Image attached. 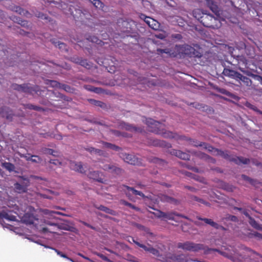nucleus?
I'll use <instances>...</instances> for the list:
<instances>
[{
  "mask_svg": "<svg viewBox=\"0 0 262 262\" xmlns=\"http://www.w3.org/2000/svg\"><path fill=\"white\" fill-rule=\"evenodd\" d=\"M175 51H173L169 48L160 49L156 50V54L162 55L163 53L167 54L170 57H177L178 55L187 56L189 57L201 58L203 55L201 52L196 50L193 47L188 45H176Z\"/></svg>",
  "mask_w": 262,
  "mask_h": 262,
  "instance_id": "f257e3e1",
  "label": "nucleus"
},
{
  "mask_svg": "<svg viewBox=\"0 0 262 262\" xmlns=\"http://www.w3.org/2000/svg\"><path fill=\"white\" fill-rule=\"evenodd\" d=\"M203 147L204 149H207L208 151L211 152L213 155L221 156L224 159L230 162H233L238 165H239L241 163L248 164L250 162V160L248 158L230 155L229 154V152L228 151H224L215 148L205 142Z\"/></svg>",
  "mask_w": 262,
  "mask_h": 262,
  "instance_id": "f03ea898",
  "label": "nucleus"
},
{
  "mask_svg": "<svg viewBox=\"0 0 262 262\" xmlns=\"http://www.w3.org/2000/svg\"><path fill=\"white\" fill-rule=\"evenodd\" d=\"M146 124L148 127V131L161 135L165 138H176L178 135L173 132L167 131L163 127V124L151 118L146 119Z\"/></svg>",
  "mask_w": 262,
  "mask_h": 262,
  "instance_id": "7ed1b4c3",
  "label": "nucleus"
},
{
  "mask_svg": "<svg viewBox=\"0 0 262 262\" xmlns=\"http://www.w3.org/2000/svg\"><path fill=\"white\" fill-rule=\"evenodd\" d=\"M231 55L234 58L233 60L231 62V64L236 66V68H237L241 71L243 72L244 74H245L246 75H247L250 77H251L254 80L258 81L259 83L262 85V77L261 76L258 75L253 74L249 71H245L238 67V64L242 62L243 63H245L246 61V58H245V57L244 56L239 55L235 56V55H233L232 53Z\"/></svg>",
  "mask_w": 262,
  "mask_h": 262,
  "instance_id": "20e7f679",
  "label": "nucleus"
},
{
  "mask_svg": "<svg viewBox=\"0 0 262 262\" xmlns=\"http://www.w3.org/2000/svg\"><path fill=\"white\" fill-rule=\"evenodd\" d=\"M11 88L18 92H24L33 96L34 94H38V93L40 92L39 86L36 85H31L30 83H24L22 84L13 83L11 85Z\"/></svg>",
  "mask_w": 262,
  "mask_h": 262,
  "instance_id": "39448f33",
  "label": "nucleus"
},
{
  "mask_svg": "<svg viewBox=\"0 0 262 262\" xmlns=\"http://www.w3.org/2000/svg\"><path fill=\"white\" fill-rule=\"evenodd\" d=\"M200 23L204 27L213 29L217 28L221 26V22L219 19L207 13L203 16Z\"/></svg>",
  "mask_w": 262,
  "mask_h": 262,
  "instance_id": "423d86ee",
  "label": "nucleus"
},
{
  "mask_svg": "<svg viewBox=\"0 0 262 262\" xmlns=\"http://www.w3.org/2000/svg\"><path fill=\"white\" fill-rule=\"evenodd\" d=\"M177 247L179 249L192 252H198L205 250V246L203 244H196L190 241L179 243Z\"/></svg>",
  "mask_w": 262,
  "mask_h": 262,
  "instance_id": "0eeeda50",
  "label": "nucleus"
},
{
  "mask_svg": "<svg viewBox=\"0 0 262 262\" xmlns=\"http://www.w3.org/2000/svg\"><path fill=\"white\" fill-rule=\"evenodd\" d=\"M100 168L105 171L111 173L113 175L120 176L123 173L124 170L118 166L116 164L106 163L100 166Z\"/></svg>",
  "mask_w": 262,
  "mask_h": 262,
  "instance_id": "6e6552de",
  "label": "nucleus"
},
{
  "mask_svg": "<svg viewBox=\"0 0 262 262\" xmlns=\"http://www.w3.org/2000/svg\"><path fill=\"white\" fill-rule=\"evenodd\" d=\"M132 242L135 243L138 247L143 249L146 252H148L155 256H158L159 255V251L158 250L154 248L151 245L147 244V245L141 244L139 242L135 240L132 237H129Z\"/></svg>",
  "mask_w": 262,
  "mask_h": 262,
  "instance_id": "1a4fd4ad",
  "label": "nucleus"
},
{
  "mask_svg": "<svg viewBox=\"0 0 262 262\" xmlns=\"http://www.w3.org/2000/svg\"><path fill=\"white\" fill-rule=\"evenodd\" d=\"M123 159L129 164L138 166L141 164L140 159L133 155L125 154L123 155Z\"/></svg>",
  "mask_w": 262,
  "mask_h": 262,
  "instance_id": "9d476101",
  "label": "nucleus"
},
{
  "mask_svg": "<svg viewBox=\"0 0 262 262\" xmlns=\"http://www.w3.org/2000/svg\"><path fill=\"white\" fill-rule=\"evenodd\" d=\"M14 116L13 111L9 107L3 106L0 107V116L11 121Z\"/></svg>",
  "mask_w": 262,
  "mask_h": 262,
  "instance_id": "9b49d317",
  "label": "nucleus"
},
{
  "mask_svg": "<svg viewBox=\"0 0 262 262\" xmlns=\"http://www.w3.org/2000/svg\"><path fill=\"white\" fill-rule=\"evenodd\" d=\"M102 176H103V173L97 170L90 171L88 174V177L90 179H93L101 183H104L105 180L102 178Z\"/></svg>",
  "mask_w": 262,
  "mask_h": 262,
  "instance_id": "f8f14e48",
  "label": "nucleus"
},
{
  "mask_svg": "<svg viewBox=\"0 0 262 262\" xmlns=\"http://www.w3.org/2000/svg\"><path fill=\"white\" fill-rule=\"evenodd\" d=\"M142 19H144V21L149 26V27L154 30H157L159 26L158 21L150 17L146 16L143 14H141L140 16Z\"/></svg>",
  "mask_w": 262,
  "mask_h": 262,
  "instance_id": "ddd939ff",
  "label": "nucleus"
},
{
  "mask_svg": "<svg viewBox=\"0 0 262 262\" xmlns=\"http://www.w3.org/2000/svg\"><path fill=\"white\" fill-rule=\"evenodd\" d=\"M196 218L200 221H204L206 224H208L210 225L211 227H213L215 229H220L223 231L226 230V228L224 227V226L219 225L216 222H214L212 220L210 219H207V218H202L200 216H197Z\"/></svg>",
  "mask_w": 262,
  "mask_h": 262,
  "instance_id": "4468645a",
  "label": "nucleus"
},
{
  "mask_svg": "<svg viewBox=\"0 0 262 262\" xmlns=\"http://www.w3.org/2000/svg\"><path fill=\"white\" fill-rule=\"evenodd\" d=\"M148 144L154 146H160L167 148L171 147L170 144L166 143L165 141L163 140L154 139L152 138L148 139Z\"/></svg>",
  "mask_w": 262,
  "mask_h": 262,
  "instance_id": "2eb2a0df",
  "label": "nucleus"
},
{
  "mask_svg": "<svg viewBox=\"0 0 262 262\" xmlns=\"http://www.w3.org/2000/svg\"><path fill=\"white\" fill-rule=\"evenodd\" d=\"M177 216L178 217H181L187 220H188L189 218L185 216V215L177 213L176 212H164L163 213L162 219H166L168 220L174 221V216Z\"/></svg>",
  "mask_w": 262,
  "mask_h": 262,
  "instance_id": "dca6fc26",
  "label": "nucleus"
},
{
  "mask_svg": "<svg viewBox=\"0 0 262 262\" xmlns=\"http://www.w3.org/2000/svg\"><path fill=\"white\" fill-rule=\"evenodd\" d=\"M70 167L72 170L81 173H85L86 171L81 162H77L75 161H71L70 163Z\"/></svg>",
  "mask_w": 262,
  "mask_h": 262,
  "instance_id": "f3484780",
  "label": "nucleus"
},
{
  "mask_svg": "<svg viewBox=\"0 0 262 262\" xmlns=\"http://www.w3.org/2000/svg\"><path fill=\"white\" fill-rule=\"evenodd\" d=\"M22 178L27 181V182L25 183V185H21L19 184V183H16L14 184V188L15 191L18 193H22V192H26L27 190V187L29 186L30 182L29 180L24 178L22 177Z\"/></svg>",
  "mask_w": 262,
  "mask_h": 262,
  "instance_id": "a211bd4d",
  "label": "nucleus"
},
{
  "mask_svg": "<svg viewBox=\"0 0 262 262\" xmlns=\"http://www.w3.org/2000/svg\"><path fill=\"white\" fill-rule=\"evenodd\" d=\"M37 220L36 217L31 213H25L21 218V221L23 223L29 225L34 224V221Z\"/></svg>",
  "mask_w": 262,
  "mask_h": 262,
  "instance_id": "6ab92c4d",
  "label": "nucleus"
},
{
  "mask_svg": "<svg viewBox=\"0 0 262 262\" xmlns=\"http://www.w3.org/2000/svg\"><path fill=\"white\" fill-rule=\"evenodd\" d=\"M170 154L182 160H188L190 159V155L189 154L183 152L181 150L172 149L170 151Z\"/></svg>",
  "mask_w": 262,
  "mask_h": 262,
  "instance_id": "aec40b11",
  "label": "nucleus"
},
{
  "mask_svg": "<svg viewBox=\"0 0 262 262\" xmlns=\"http://www.w3.org/2000/svg\"><path fill=\"white\" fill-rule=\"evenodd\" d=\"M73 61L74 62L78 63L79 64L88 69H90L92 67V62L88 61L86 59H83L82 58L76 57L73 58Z\"/></svg>",
  "mask_w": 262,
  "mask_h": 262,
  "instance_id": "412c9836",
  "label": "nucleus"
},
{
  "mask_svg": "<svg viewBox=\"0 0 262 262\" xmlns=\"http://www.w3.org/2000/svg\"><path fill=\"white\" fill-rule=\"evenodd\" d=\"M223 73L224 75L234 78L236 80H238L239 76L241 77V73L227 68L224 69Z\"/></svg>",
  "mask_w": 262,
  "mask_h": 262,
  "instance_id": "4be33fe9",
  "label": "nucleus"
},
{
  "mask_svg": "<svg viewBox=\"0 0 262 262\" xmlns=\"http://www.w3.org/2000/svg\"><path fill=\"white\" fill-rule=\"evenodd\" d=\"M241 77L239 76V78H238V80L242 81L243 84L246 86L251 87V88L253 89H256V85L252 83V81L250 78L243 76L241 74Z\"/></svg>",
  "mask_w": 262,
  "mask_h": 262,
  "instance_id": "5701e85b",
  "label": "nucleus"
},
{
  "mask_svg": "<svg viewBox=\"0 0 262 262\" xmlns=\"http://www.w3.org/2000/svg\"><path fill=\"white\" fill-rule=\"evenodd\" d=\"M149 161L150 162L155 163L157 165V166H158L159 168L161 169L165 168L167 165V163L165 161L156 157L150 158Z\"/></svg>",
  "mask_w": 262,
  "mask_h": 262,
  "instance_id": "b1692460",
  "label": "nucleus"
},
{
  "mask_svg": "<svg viewBox=\"0 0 262 262\" xmlns=\"http://www.w3.org/2000/svg\"><path fill=\"white\" fill-rule=\"evenodd\" d=\"M159 199L162 202H167L176 205L179 203V201L178 200L165 194H161L159 196Z\"/></svg>",
  "mask_w": 262,
  "mask_h": 262,
  "instance_id": "393cba45",
  "label": "nucleus"
},
{
  "mask_svg": "<svg viewBox=\"0 0 262 262\" xmlns=\"http://www.w3.org/2000/svg\"><path fill=\"white\" fill-rule=\"evenodd\" d=\"M120 126L122 128L125 129L126 130L130 131V132H141V129L140 128H138L136 126H134L131 124L126 123L125 122H122L120 123Z\"/></svg>",
  "mask_w": 262,
  "mask_h": 262,
  "instance_id": "a878e982",
  "label": "nucleus"
},
{
  "mask_svg": "<svg viewBox=\"0 0 262 262\" xmlns=\"http://www.w3.org/2000/svg\"><path fill=\"white\" fill-rule=\"evenodd\" d=\"M94 207L95 208H96L97 209H98L100 210H101L102 211H104V212L108 213L109 214H111L112 215H116V212L115 210L110 209L103 205H100V206L94 205Z\"/></svg>",
  "mask_w": 262,
  "mask_h": 262,
  "instance_id": "bb28decb",
  "label": "nucleus"
},
{
  "mask_svg": "<svg viewBox=\"0 0 262 262\" xmlns=\"http://www.w3.org/2000/svg\"><path fill=\"white\" fill-rule=\"evenodd\" d=\"M206 13H204L202 10L197 9L193 11V16L197 19L200 22L202 19L203 16L205 15Z\"/></svg>",
  "mask_w": 262,
  "mask_h": 262,
  "instance_id": "cd10ccee",
  "label": "nucleus"
},
{
  "mask_svg": "<svg viewBox=\"0 0 262 262\" xmlns=\"http://www.w3.org/2000/svg\"><path fill=\"white\" fill-rule=\"evenodd\" d=\"M190 202H197L199 203L204 204L207 206H210V204L209 202H206V201L204 200L203 199L200 198L195 195H191Z\"/></svg>",
  "mask_w": 262,
  "mask_h": 262,
  "instance_id": "c85d7f7f",
  "label": "nucleus"
},
{
  "mask_svg": "<svg viewBox=\"0 0 262 262\" xmlns=\"http://www.w3.org/2000/svg\"><path fill=\"white\" fill-rule=\"evenodd\" d=\"M70 10L71 11V14L73 16L74 19H78L80 18H82L83 15H84V13L82 12V11L80 9H75V13L72 11V9L70 8Z\"/></svg>",
  "mask_w": 262,
  "mask_h": 262,
  "instance_id": "c756f323",
  "label": "nucleus"
},
{
  "mask_svg": "<svg viewBox=\"0 0 262 262\" xmlns=\"http://www.w3.org/2000/svg\"><path fill=\"white\" fill-rule=\"evenodd\" d=\"M0 218L5 219L10 221H15L16 220V217L15 216L11 214H9L8 213L5 212L0 213Z\"/></svg>",
  "mask_w": 262,
  "mask_h": 262,
  "instance_id": "7c9ffc66",
  "label": "nucleus"
},
{
  "mask_svg": "<svg viewBox=\"0 0 262 262\" xmlns=\"http://www.w3.org/2000/svg\"><path fill=\"white\" fill-rule=\"evenodd\" d=\"M23 105L24 106V108H28L29 110H35L36 111H39V112L44 111V109L42 107L37 106V105H34L33 104H30V103L25 104H24Z\"/></svg>",
  "mask_w": 262,
  "mask_h": 262,
  "instance_id": "2f4dec72",
  "label": "nucleus"
},
{
  "mask_svg": "<svg viewBox=\"0 0 262 262\" xmlns=\"http://www.w3.org/2000/svg\"><path fill=\"white\" fill-rule=\"evenodd\" d=\"M207 3L210 10L216 14L219 12L217 6L212 0H207Z\"/></svg>",
  "mask_w": 262,
  "mask_h": 262,
  "instance_id": "473e14b6",
  "label": "nucleus"
},
{
  "mask_svg": "<svg viewBox=\"0 0 262 262\" xmlns=\"http://www.w3.org/2000/svg\"><path fill=\"white\" fill-rule=\"evenodd\" d=\"M2 166L9 172L13 171L15 169L14 165L10 162H4L2 163Z\"/></svg>",
  "mask_w": 262,
  "mask_h": 262,
  "instance_id": "72a5a7b5",
  "label": "nucleus"
},
{
  "mask_svg": "<svg viewBox=\"0 0 262 262\" xmlns=\"http://www.w3.org/2000/svg\"><path fill=\"white\" fill-rule=\"evenodd\" d=\"M246 253L248 254L249 256H253V257H262L260 254L257 253V252L254 251L253 250H251V249L244 247L243 249Z\"/></svg>",
  "mask_w": 262,
  "mask_h": 262,
  "instance_id": "f704fd0d",
  "label": "nucleus"
},
{
  "mask_svg": "<svg viewBox=\"0 0 262 262\" xmlns=\"http://www.w3.org/2000/svg\"><path fill=\"white\" fill-rule=\"evenodd\" d=\"M249 224L256 229L262 230V225L259 224L254 219L250 217Z\"/></svg>",
  "mask_w": 262,
  "mask_h": 262,
  "instance_id": "c9c22d12",
  "label": "nucleus"
},
{
  "mask_svg": "<svg viewBox=\"0 0 262 262\" xmlns=\"http://www.w3.org/2000/svg\"><path fill=\"white\" fill-rule=\"evenodd\" d=\"M123 186L125 188H126L127 190L132 191L133 193L135 195H140L142 198H144L145 196V195L141 191L137 190L135 189L133 187H130L126 185H124Z\"/></svg>",
  "mask_w": 262,
  "mask_h": 262,
  "instance_id": "e433bc0d",
  "label": "nucleus"
},
{
  "mask_svg": "<svg viewBox=\"0 0 262 262\" xmlns=\"http://www.w3.org/2000/svg\"><path fill=\"white\" fill-rule=\"evenodd\" d=\"M89 101L90 103L94 105L99 106L101 108H104L106 106V104L102 101L96 100L93 99H89Z\"/></svg>",
  "mask_w": 262,
  "mask_h": 262,
  "instance_id": "4c0bfd02",
  "label": "nucleus"
},
{
  "mask_svg": "<svg viewBox=\"0 0 262 262\" xmlns=\"http://www.w3.org/2000/svg\"><path fill=\"white\" fill-rule=\"evenodd\" d=\"M102 143L104 146L106 148H110L115 151H119L121 149L120 147L108 142H103Z\"/></svg>",
  "mask_w": 262,
  "mask_h": 262,
  "instance_id": "58836bf2",
  "label": "nucleus"
},
{
  "mask_svg": "<svg viewBox=\"0 0 262 262\" xmlns=\"http://www.w3.org/2000/svg\"><path fill=\"white\" fill-rule=\"evenodd\" d=\"M120 203L121 204H122V205H124L125 206H128V207L131 208L132 209H134V210H135L136 211H140V209L139 208L135 206V205H134L132 204L127 202L125 200H121L120 201Z\"/></svg>",
  "mask_w": 262,
  "mask_h": 262,
  "instance_id": "ea45409f",
  "label": "nucleus"
},
{
  "mask_svg": "<svg viewBox=\"0 0 262 262\" xmlns=\"http://www.w3.org/2000/svg\"><path fill=\"white\" fill-rule=\"evenodd\" d=\"M93 6L98 9H102L104 6L103 3L100 0H88Z\"/></svg>",
  "mask_w": 262,
  "mask_h": 262,
  "instance_id": "a19ab883",
  "label": "nucleus"
},
{
  "mask_svg": "<svg viewBox=\"0 0 262 262\" xmlns=\"http://www.w3.org/2000/svg\"><path fill=\"white\" fill-rule=\"evenodd\" d=\"M42 212H43V214H46V215H49L50 216H53V214H55L61 215H63V216H66V215L65 214L61 213L60 212L52 211V210H50L47 209H43L42 210Z\"/></svg>",
  "mask_w": 262,
  "mask_h": 262,
  "instance_id": "79ce46f5",
  "label": "nucleus"
},
{
  "mask_svg": "<svg viewBox=\"0 0 262 262\" xmlns=\"http://www.w3.org/2000/svg\"><path fill=\"white\" fill-rule=\"evenodd\" d=\"M189 143L195 147L202 146L203 147L204 144V142H200L196 140H194L191 138H189Z\"/></svg>",
  "mask_w": 262,
  "mask_h": 262,
  "instance_id": "37998d69",
  "label": "nucleus"
},
{
  "mask_svg": "<svg viewBox=\"0 0 262 262\" xmlns=\"http://www.w3.org/2000/svg\"><path fill=\"white\" fill-rule=\"evenodd\" d=\"M86 40L97 45H101L102 41L95 36H90L86 38Z\"/></svg>",
  "mask_w": 262,
  "mask_h": 262,
  "instance_id": "c03bdc74",
  "label": "nucleus"
},
{
  "mask_svg": "<svg viewBox=\"0 0 262 262\" xmlns=\"http://www.w3.org/2000/svg\"><path fill=\"white\" fill-rule=\"evenodd\" d=\"M241 177L243 180L246 181H248L251 185L253 186H255L258 183L256 180L252 179L245 174H242Z\"/></svg>",
  "mask_w": 262,
  "mask_h": 262,
  "instance_id": "a18cd8bd",
  "label": "nucleus"
},
{
  "mask_svg": "<svg viewBox=\"0 0 262 262\" xmlns=\"http://www.w3.org/2000/svg\"><path fill=\"white\" fill-rule=\"evenodd\" d=\"M86 150L90 152L91 154H95L99 155L102 154V151L101 150L92 147L86 148Z\"/></svg>",
  "mask_w": 262,
  "mask_h": 262,
  "instance_id": "49530a36",
  "label": "nucleus"
},
{
  "mask_svg": "<svg viewBox=\"0 0 262 262\" xmlns=\"http://www.w3.org/2000/svg\"><path fill=\"white\" fill-rule=\"evenodd\" d=\"M52 43L55 45V46H58V48L61 50H64L66 52L68 51L67 45L63 42L60 41L55 42L52 41Z\"/></svg>",
  "mask_w": 262,
  "mask_h": 262,
  "instance_id": "de8ad7c7",
  "label": "nucleus"
},
{
  "mask_svg": "<svg viewBox=\"0 0 262 262\" xmlns=\"http://www.w3.org/2000/svg\"><path fill=\"white\" fill-rule=\"evenodd\" d=\"M60 88L69 93H73L75 90L73 88L65 84H62Z\"/></svg>",
  "mask_w": 262,
  "mask_h": 262,
  "instance_id": "09e8293b",
  "label": "nucleus"
},
{
  "mask_svg": "<svg viewBox=\"0 0 262 262\" xmlns=\"http://www.w3.org/2000/svg\"><path fill=\"white\" fill-rule=\"evenodd\" d=\"M16 21L18 24L21 25L23 27H29V25H28L29 22L26 20H23L20 17H17L16 18Z\"/></svg>",
  "mask_w": 262,
  "mask_h": 262,
  "instance_id": "8fccbe9b",
  "label": "nucleus"
},
{
  "mask_svg": "<svg viewBox=\"0 0 262 262\" xmlns=\"http://www.w3.org/2000/svg\"><path fill=\"white\" fill-rule=\"evenodd\" d=\"M14 9H15V11L16 12H17L18 14H19L20 15H26L27 14H29V13L28 12V11L24 10L23 9H22L21 7H20L19 6L15 7L14 8Z\"/></svg>",
  "mask_w": 262,
  "mask_h": 262,
  "instance_id": "3c124183",
  "label": "nucleus"
},
{
  "mask_svg": "<svg viewBox=\"0 0 262 262\" xmlns=\"http://www.w3.org/2000/svg\"><path fill=\"white\" fill-rule=\"evenodd\" d=\"M221 253L223 255L228 257L229 258H230L232 260H233L234 262H239L240 261V259L239 258H237V259L234 258V257L232 254H229L226 252H221Z\"/></svg>",
  "mask_w": 262,
  "mask_h": 262,
  "instance_id": "603ef678",
  "label": "nucleus"
},
{
  "mask_svg": "<svg viewBox=\"0 0 262 262\" xmlns=\"http://www.w3.org/2000/svg\"><path fill=\"white\" fill-rule=\"evenodd\" d=\"M27 160L34 163H40L41 161V159L39 156L36 155H32L30 158H28Z\"/></svg>",
  "mask_w": 262,
  "mask_h": 262,
  "instance_id": "864d4df0",
  "label": "nucleus"
},
{
  "mask_svg": "<svg viewBox=\"0 0 262 262\" xmlns=\"http://www.w3.org/2000/svg\"><path fill=\"white\" fill-rule=\"evenodd\" d=\"M223 188L228 191H233V187L227 183H224L222 185Z\"/></svg>",
  "mask_w": 262,
  "mask_h": 262,
  "instance_id": "5fc2aeb1",
  "label": "nucleus"
},
{
  "mask_svg": "<svg viewBox=\"0 0 262 262\" xmlns=\"http://www.w3.org/2000/svg\"><path fill=\"white\" fill-rule=\"evenodd\" d=\"M249 237H255L258 239H262V234L259 233L257 232H254L253 233H250L249 235Z\"/></svg>",
  "mask_w": 262,
  "mask_h": 262,
  "instance_id": "6e6d98bb",
  "label": "nucleus"
},
{
  "mask_svg": "<svg viewBox=\"0 0 262 262\" xmlns=\"http://www.w3.org/2000/svg\"><path fill=\"white\" fill-rule=\"evenodd\" d=\"M202 158H205L206 159H208L210 162H211L212 163H215L216 161L214 158L209 156L208 155H207L205 154H202Z\"/></svg>",
  "mask_w": 262,
  "mask_h": 262,
  "instance_id": "4d7b16f0",
  "label": "nucleus"
},
{
  "mask_svg": "<svg viewBox=\"0 0 262 262\" xmlns=\"http://www.w3.org/2000/svg\"><path fill=\"white\" fill-rule=\"evenodd\" d=\"M36 16L38 18L46 20H48L49 18L48 16L41 12H38L37 14H36Z\"/></svg>",
  "mask_w": 262,
  "mask_h": 262,
  "instance_id": "13d9d810",
  "label": "nucleus"
},
{
  "mask_svg": "<svg viewBox=\"0 0 262 262\" xmlns=\"http://www.w3.org/2000/svg\"><path fill=\"white\" fill-rule=\"evenodd\" d=\"M152 213H153L156 217L160 219H162L163 212L159 210H156V212H152Z\"/></svg>",
  "mask_w": 262,
  "mask_h": 262,
  "instance_id": "bf43d9fd",
  "label": "nucleus"
},
{
  "mask_svg": "<svg viewBox=\"0 0 262 262\" xmlns=\"http://www.w3.org/2000/svg\"><path fill=\"white\" fill-rule=\"evenodd\" d=\"M55 152V151L52 149H50V148H46L45 150V153L46 154H49V155H51L53 156H56L54 153Z\"/></svg>",
  "mask_w": 262,
  "mask_h": 262,
  "instance_id": "052dcab7",
  "label": "nucleus"
},
{
  "mask_svg": "<svg viewBox=\"0 0 262 262\" xmlns=\"http://www.w3.org/2000/svg\"><path fill=\"white\" fill-rule=\"evenodd\" d=\"M95 254L105 261L110 260L106 256H105V255L101 253L96 252Z\"/></svg>",
  "mask_w": 262,
  "mask_h": 262,
  "instance_id": "680f3d73",
  "label": "nucleus"
},
{
  "mask_svg": "<svg viewBox=\"0 0 262 262\" xmlns=\"http://www.w3.org/2000/svg\"><path fill=\"white\" fill-rule=\"evenodd\" d=\"M49 162L55 165H61L62 164V163L60 161L57 159L50 160Z\"/></svg>",
  "mask_w": 262,
  "mask_h": 262,
  "instance_id": "e2e57ef3",
  "label": "nucleus"
},
{
  "mask_svg": "<svg viewBox=\"0 0 262 262\" xmlns=\"http://www.w3.org/2000/svg\"><path fill=\"white\" fill-rule=\"evenodd\" d=\"M51 84L52 85V86L53 87H58L60 88V86H61V85L62 84L58 82L57 81H55V80H51Z\"/></svg>",
  "mask_w": 262,
  "mask_h": 262,
  "instance_id": "0e129e2a",
  "label": "nucleus"
},
{
  "mask_svg": "<svg viewBox=\"0 0 262 262\" xmlns=\"http://www.w3.org/2000/svg\"><path fill=\"white\" fill-rule=\"evenodd\" d=\"M111 133L114 135L115 136H117V137H119L120 136H124L123 135H122L121 134V133L118 130H111Z\"/></svg>",
  "mask_w": 262,
  "mask_h": 262,
  "instance_id": "69168bd1",
  "label": "nucleus"
},
{
  "mask_svg": "<svg viewBox=\"0 0 262 262\" xmlns=\"http://www.w3.org/2000/svg\"><path fill=\"white\" fill-rule=\"evenodd\" d=\"M117 24L119 26H120V24H122L124 25H127L128 22L123 20L122 18H120V19H118Z\"/></svg>",
  "mask_w": 262,
  "mask_h": 262,
  "instance_id": "338daca9",
  "label": "nucleus"
},
{
  "mask_svg": "<svg viewBox=\"0 0 262 262\" xmlns=\"http://www.w3.org/2000/svg\"><path fill=\"white\" fill-rule=\"evenodd\" d=\"M178 259L180 262H187V260H186V257L184 255H180L178 258Z\"/></svg>",
  "mask_w": 262,
  "mask_h": 262,
  "instance_id": "774afa93",
  "label": "nucleus"
}]
</instances>
